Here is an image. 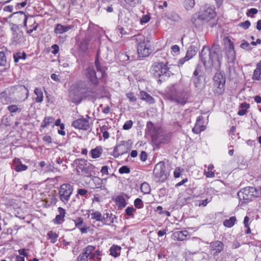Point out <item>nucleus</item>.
Masks as SVG:
<instances>
[{
    "label": "nucleus",
    "instance_id": "21",
    "mask_svg": "<svg viewBox=\"0 0 261 261\" xmlns=\"http://www.w3.org/2000/svg\"><path fill=\"white\" fill-rule=\"evenodd\" d=\"M12 167L17 172L26 171L28 166L23 164L20 159L15 158L13 160Z\"/></svg>",
    "mask_w": 261,
    "mask_h": 261
},
{
    "label": "nucleus",
    "instance_id": "29",
    "mask_svg": "<svg viewBox=\"0 0 261 261\" xmlns=\"http://www.w3.org/2000/svg\"><path fill=\"white\" fill-rule=\"evenodd\" d=\"M58 211L59 214L56 216V218L54 220V222L55 223L59 224L61 223V220H64L65 216V211L63 208L59 207L58 208Z\"/></svg>",
    "mask_w": 261,
    "mask_h": 261
},
{
    "label": "nucleus",
    "instance_id": "2",
    "mask_svg": "<svg viewBox=\"0 0 261 261\" xmlns=\"http://www.w3.org/2000/svg\"><path fill=\"white\" fill-rule=\"evenodd\" d=\"M132 40L137 44V52L140 57L144 58L149 56L152 50L149 38L145 37L141 34L135 35L132 37Z\"/></svg>",
    "mask_w": 261,
    "mask_h": 261
},
{
    "label": "nucleus",
    "instance_id": "27",
    "mask_svg": "<svg viewBox=\"0 0 261 261\" xmlns=\"http://www.w3.org/2000/svg\"><path fill=\"white\" fill-rule=\"evenodd\" d=\"M173 236L178 241H180L186 240L190 237L189 233L187 230L176 231L173 233Z\"/></svg>",
    "mask_w": 261,
    "mask_h": 261
},
{
    "label": "nucleus",
    "instance_id": "37",
    "mask_svg": "<svg viewBox=\"0 0 261 261\" xmlns=\"http://www.w3.org/2000/svg\"><path fill=\"white\" fill-rule=\"evenodd\" d=\"M47 236L48 239L50 240V243L52 244L55 243L59 237L58 234L52 230L48 232Z\"/></svg>",
    "mask_w": 261,
    "mask_h": 261
},
{
    "label": "nucleus",
    "instance_id": "16",
    "mask_svg": "<svg viewBox=\"0 0 261 261\" xmlns=\"http://www.w3.org/2000/svg\"><path fill=\"white\" fill-rule=\"evenodd\" d=\"M165 167L164 164L156 165L153 173L156 182H164L167 179V174L165 173Z\"/></svg>",
    "mask_w": 261,
    "mask_h": 261
},
{
    "label": "nucleus",
    "instance_id": "55",
    "mask_svg": "<svg viewBox=\"0 0 261 261\" xmlns=\"http://www.w3.org/2000/svg\"><path fill=\"white\" fill-rule=\"evenodd\" d=\"M239 26L244 29H247L250 26V22L249 21L246 20L245 22L240 23Z\"/></svg>",
    "mask_w": 261,
    "mask_h": 261
},
{
    "label": "nucleus",
    "instance_id": "1",
    "mask_svg": "<svg viewBox=\"0 0 261 261\" xmlns=\"http://www.w3.org/2000/svg\"><path fill=\"white\" fill-rule=\"evenodd\" d=\"M200 58L206 67L220 66L222 59L220 45L215 43L211 48L204 46L200 53Z\"/></svg>",
    "mask_w": 261,
    "mask_h": 261
},
{
    "label": "nucleus",
    "instance_id": "62",
    "mask_svg": "<svg viewBox=\"0 0 261 261\" xmlns=\"http://www.w3.org/2000/svg\"><path fill=\"white\" fill-rule=\"evenodd\" d=\"M55 125L56 126H59L60 127V129H64L65 128V125L63 123H61V120L60 119H58L55 123Z\"/></svg>",
    "mask_w": 261,
    "mask_h": 261
},
{
    "label": "nucleus",
    "instance_id": "46",
    "mask_svg": "<svg viewBox=\"0 0 261 261\" xmlns=\"http://www.w3.org/2000/svg\"><path fill=\"white\" fill-rule=\"evenodd\" d=\"M127 98L130 102H135L137 101V98L134 93L129 92L126 94Z\"/></svg>",
    "mask_w": 261,
    "mask_h": 261
},
{
    "label": "nucleus",
    "instance_id": "58",
    "mask_svg": "<svg viewBox=\"0 0 261 261\" xmlns=\"http://www.w3.org/2000/svg\"><path fill=\"white\" fill-rule=\"evenodd\" d=\"M134 210H135L134 208L132 206V207H127L125 209L126 214L128 216H132L133 215V212H134Z\"/></svg>",
    "mask_w": 261,
    "mask_h": 261
},
{
    "label": "nucleus",
    "instance_id": "36",
    "mask_svg": "<svg viewBox=\"0 0 261 261\" xmlns=\"http://www.w3.org/2000/svg\"><path fill=\"white\" fill-rule=\"evenodd\" d=\"M115 202L116 205L119 208H123L126 206V203L125 199L122 196H118L115 199Z\"/></svg>",
    "mask_w": 261,
    "mask_h": 261
},
{
    "label": "nucleus",
    "instance_id": "6",
    "mask_svg": "<svg viewBox=\"0 0 261 261\" xmlns=\"http://www.w3.org/2000/svg\"><path fill=\"white\" fill-rule=\"evenodd\" d=\"M168 96L172 101L178 104L185 105L190 97V93L188 90L176 91L172 89L168 93Z\"/></svg>",
    "mask_w": 261,
    "mask_h": 261
},
{
    "label": "nucleus",
    "instance_id": "3",
    "mask_svg": "<svg viewBox=\"0 0 261 261\" xmlns=\"http://www.w3.org/2000/svg\"><path fill=\"white\" fill-rule=\"evenodd\" d=\"M95 64L97 73H96L93 66H90L85 69V75L93 85L97 86L99 83V80L105 77V69L101 66L98 59L95 60Z\"/></svg>",
    "mask_w": 261,
    "mask_h": 261
},
{
    "label": "nucleus",
    "instance_id": "45",
    "mask_svg": "<svg viewBox=\"0 0 261 261\" xmlns=\"http://www.w3.org/2000/svg\"><path fill=\"white\" fill-rule=\"evenodd\" d=\"M7 110L11 113H16L17 112H20L21 111V109L18 108L16 105H14L9 106L7 107Z\"/></svg>",
    "mask_w": 261,
    "mask_h": 261
},
{
    "label": "nucleus",
    "instance_id": "9",
    "mask_svg": "<svg viewBox=\"0 0 261 261\" xmlns=\"http://www.w3.org/2000/svg\"><path fill=\"white\" fill-rule=\"evenodd\" d=\"M73 191V186L69 184H62L59 190V198L64 204L68 202Z\"/></svg>",
    "mask_w": 261,
    "mask_h": 261
},
{
    "label": "nucleus",
    "instance_id": "12",
    "mask_svg": "<svg viewBox=\"0 0 261 261\" xmlns=\"http://www.w3.org/2000/svg\"><path fill=\"white\" fill-rule=\"evenodd\" d=\"M130 149V147L127 142L125 141H120L115 147L113 155L114 158H117L119 156L127 153Z\"/></svg>",
    "mask_w": 261,
    "mask_h": 261
},
{
    "label": "nucleus",
    "instance_id": "32",
    "mask_svg": "<svg viewBox=\"0 0 261 261\" xmlns=\"http://www.w3.org/2000/svg\"><path fill=\"white\" fill-rule=\"evenodd\" d=\"M90 41V39L88 38H85L81 41L79 45V47L82 51L85 53L88 50Z\"/></svg>",
    "mask_w": 261,
    "mask_h": 261
},
{
    "label": "nucleus",
    "instance_id": "44",
    "mask_svg": "<svg viewBox=\"0 0 261 261\" xmlns=\"http://www.w3.org/2000/svg\"><path fill=\"white\" fill-rule=\"evenodd\" d=\"M140 189L141 192L144 194H149L151 191L150 187L146 182H144L141 184Z\"/></svg>",
    "mask_w": 261,
    "mask_h": 261
},
{
    "label": "nucleus",
    "instance_id": "42",
    "mask_svg": "<svg viewBox=\"0 0 261 261\" xmlns=\"http://www.w3.org/2000/svg\"><path fill=\"white\" fill-rule=\"evenodd\" d=\"M100 251L99 250H96L94 252H92L89 254V258L96 261H101V258Z\"/></svg>",
    "mask_w": 261,
    "mask_h": 261
},
{
    "label": "nucleus",
    "instance_id": "40",
    "mask_svg": "<svg viewBox=\"0 0 261 261\" xmlns=\"http://www.w3.org/2000/svg\"><path fill=\"white\" fill-rule=\"evenodd\" d=\"M54 120L55 119L53 117H45L41 123V127L45 128L54 122Z\"/></svg>",
    "mask_w": 261,
    "mask_h": 261
},
{
    "label": "nucleus",
    "instance_id": "51",
    "mask_svg": "<svg viewBox=\"0 0 261 261\" xmlns=\"http://www.w3.org/2000/svg\"><path fill=\"white\" fill-rule=\"evenodd\" d=\"M130 172V169L126 166H123L119 169V172L120 174L129 173Z\"/></svg>",
    "mask_w": 261,
    "mask_h": 261
},
{
    "label": "nucleus",
    "instance_id": "63",
    "mask_svg": "<svg viewBox=\"0 0 261 261\" xmlns=\"http://www.w3.org/2000/svg\"><path fill=\"white\" fill-rule=\"evenodd\" d=\"M171 50L176 55H177L179 52V47L177 45H172L171 47Z\"/></svg>",
    "mask_w": 261,
    "mask_h": 261
},
{
    "label": "nucleus",
    "instance_id": "57",
    "mask_svg": "<svg viewBox=\"0 0 261 261\" xmlns=\"http://www.w3.org/2000/svg\"><path fill=\"white\" fill-rule=\"evenodd\" d=\"M258 11L255 8H251L248 10L247 12V15L248 16H252L251 15L255 14L257 13Z\"/></svg>",
    "mask_w": 261,
    "mask_h": 261
},
{
    "label": "nucleus",
    "instance_id": "13",
    "mask_svg": "<svg viewBox=\"0 0 261 261\" xmlns=\"http://www.w3.org/2000/svg\"><path fill=\"white\" fill-rule=\"evenodd\" d=\"M225 54L228 67L229 68H231L234 66L236 60V56L233 44L230 40H229V43L227 47Z\"/></svg>",
    "mask_w": 261,
    "mask_h": 261
},
{
    "label": "nucleus",
    "instance_id": "64",
    "mask_svg": "<svg viewBox=\"0 0 261 261\" xmlns=\"http://www.w3.org/2000/svg\"><path fill=\"white\" fill-rule=\"evenodd\" d=\"M108 170H109L108 166H104L102 167L100 172L103 175H104V174L107 175L109 174Z\"/></svg>",
    "mask_w": 261,
    "mask_h": 261
},
{
    "label": "nucleus",
    "instance_id": "43",
    "mask_svg": "<svg viewBox=\"0 0 261 261\" xmlns=\"http://www.w3.org/2000/svg\"><path fill=\"white\" fill-rule=\"evenodd\" d=\"M195 0H184L183 5L187 10H191L195 5Z\"/></svg>",
    "mask_w": 261,
    "mask_h": 261
},
{
    "label": "nucleus",
    "instance_id": "35",
    "mask_svg": "<svg viewBox=\"0 0 261 261\" xmlns=\"http://www.w3.org/2000/svg\"><path fill=\"white\" fill-rule=\"evenodd\" d=\"M34 93L37 96L35 98L36 102H41L43 100V95L42 90L39 88H36L34 90Z\"/></svg>",
    "mask_w": 261,
    "mask_h": 261
},
{
    "label": "nucleus",
    "instance_id": "52",
    "mask_svg": "<svg viewBox=\"0 0 261 261\" xmlns=\"http://www.w3.org/2000/svg\"><path fill=\"white\" fill-rule=\"evenodd\" d=\"M133 124V122L132 120H127L126 121L123 126V129L124 130H128L132 128Z\"/></svg>",
    "mask_w": 261,
    "mask_h": 261
},
{
    "label": "nucleus",
    "instance_id": "15",
    "mask_svg": "<svg viewBox=\"0 0 261 261\" xmlns=\"http://www.w3.org/2000/svg\"><path fill=\"white\" fill-rule=\"evenodd\" d=\"M96 86H87L85 84L82 83L79 86V92L81 98L91 96L96 92Z\"/></svg>",
    "mask_w": 261,
    "mask_h": 261
},
{
    "label": "nucleus",
    "instance_id": "34",
    "mask_svg": "<svg viewBox=\"0 0 261 261\" xmlns=\"http://www.w3.org/2000/svg\"><path fill=\"white\" fill-rule=\"evenodd\" d=\"M197 53V50L196 47L193 46H190L188 48L186 55V58L187 60H189L191 59L193 56H195Z\"/></svg>",
    "mask_w": 261,
    "mask_h": 261
},
{
    "label": "nucleus",
    "instance_id": "18",
    "mask_svg": "<svg viewBox=\"0 0 261 261\" xmlns=\"http://www.w3.org/2000/svg\"><path fill=\"white\" fill-rule=\"evenodd\" d=\"M224 244L219 241H215L210 243V249L214 256L218 255L224 249Z\"/></svg>",
    "mask_w": 261,
    "mask_h": 261
},
{
    "label": "nucleus",
    "instance_id": "20",
    "mask_svg": "<svg viewBox=\"0 0 261 261\" xmlns=\"http://www.w3.org/2000/svg\"><path fill=\"white\" fill-rule=\"evenodd\" d=\"M75 227L79 228L82 234L87 233L89 227L87 226L86 224L84 223L83 218L82 217H78L74 220Z\"/></svg>",
    "mask_w": 261,
    "mask_h": 261
},
{
    "label": "nucleus",
    "instance_id": "41",
    "mask_svg": "<svg viewBox=\"0 0 261 261\" xmlns=\"http://www.w3.org/2000/svg\"><path fill=\"white\" fill-rule=\"evenodd\" d=\"M27 58L26 54L23 52V53H17L15 54H14L13 55V58L14 62L15 63H18L19 62L20 60H24Z\"/></svg>",
    "mask_w": 261,
    "mask_h": 261
},
{
    "label": "nucleus",
    "instance_id": "49",
    "mask_svg": "<svg viewBox=\"0 0 261 261\" xmlns=\"http://www.w3.org/2000/svg\"><path fill=\"white\" fill-rule=\"evenodd\" d=\"M150 20V17L149 14H146L142 16V17L140 19V23L143 24L144 23H146L149 21Z\"/></svg>",
    "mask_w": 261,
    "mask_h": 261
},
{
    "label": "nucleus",
    "instance_id": "7",
    "mask_svg": "<svg viewBox=\"0 0 261 261\" xmlns=\"http://www.w3.org/2000/svg\"><path fill=\"white\" fill-rule=\"evenodd\" d=\"M74 164L76 165L77 168V172L80 174V171L84 174H87L88 176L91 174V172L95 170V166L92 164L88 162L85 159H77L74 160Z\"/></svg>",
    "mask_w": 261,
    "mask_h": 261
},
{
    "label": "nucleus",
    "instance_id": "17",
    "mask_svg": "<svg viewBox=\"0 0 261 261\" xmlns=\"http://www.w3.org/2000/svg\"><path fill=\"white\" fill-rule=\"evenodd\" d=\"M25 40L23 32L19 30L13 32L12 38V44L15 46L21 45L24 43Z\"/></svg>",
    "mask_w": 261,
    "mask_h": 261
},
{
    "label": "nucleus",
    "instance_id": "22",
    "mask_svg": "<svg viewBox=\"0 0 261 261\" xmlns=\"http://www.w3.org/2000/svg\"><path fill=\"white\" fill-rule=\"evenodd\" d=\"M203 117L199 116L197 118L195 126L192 128V132L196 134H198L205 129V126L203 124Z\"/></svg>",
    "mask_w": 261,
    "mask_h": 261
},
{
    "label": "nucleus",
    "instance_id": "59",
    "mask_svg": "<svg viewBox=\"0 0 261 261\" xmlns=\"http://www.w3.org/2000/svg\"><path fill=\"white\" fill-rule=\"evenodd\" d=\"M119 58L122 61H128L129 59L128 56L125 53H121L119 55Z\"/></svg>",
    "mask_w": 261,
    "mask_h": 261
},
{
    "label": "nucleus",
    "instance_id": "39",
    "mask_svg": "<svg viewBox=\"0 0 261 261\" xmlns=\"http://www.w3.org/2000/svg\"><path fill=\"white\" fill-rule=\"evenodd\" d=\"M202 21L204 20L200 18L199 14H194L191 18L192 23L196 27L200 26L201 24Z\"/></svg>",
    "mask_w": 261,
    "mask_h": 261
},
{
    "label": "nucleus",
    "instance_id": "38",
    "mask_svg": "<svg viewBox=\"0 0 261 261\" xmlns=\"http://www.w3.org/2000/svg\"><path fill=\"white\" fill-rule=\"evenodd\" d=\"M237 221L236 218L234 216L230 217L228 219H226L223 221V225L224 226L228 228L232 227Z\"/></svg>",
    "mask_w": 261,
    "mask_h": 261
},
{
    "label": "nucleus",
    "instance_id": "8",
    "mask_svg": "<svg viewBox=\"0 0 261 261\" xmlns=\"http://www.w3.org/2000/svg\"><path fill=\"white\" fill-rule=\"evenodd\" d=\"M13 14H19L23 18V27L25 28L28 34H30L37 29L38 24H36L35 20L32 16H27L22 11L15 12Z\"/></svg>",
    "mask_w": 261,
    "mask_h": 261
},
{
    "label": "nucleus",
    "instance_id": "14",
    "mask_svg": "<svg viewBox=\"0 0 261 261\" xmlns=\"http://www.w3.org/2000/svg\"><path fill=\"white\" fill-rule=\"evenodd\" d=\"M89 119L90 117L86 115V118L82 117L73 121L72 123V126L77 129L85 130H88L91 127Z\"/></svg>",
    "mask_w": 261,
    "mask_h": 261
},
{
    "label": "nucleus",
    "instance_id": "11",
    "mask_svg": "<svg viewBox=\"0 0 261 261\" xmlns=\"http://www.w3.org/2000/svg\"><path fill=\"white\" fill-rule=\"evenodd\" d=\"M215 8L214 6L209 4L205 5L201 10L199 13V17L204 21H208L214 18L216 13Z\"/></svg>",
    "mask_w": 261,
    "mask_h": 261
},
{
    "label": "nucleus",
    "instance_id": "61",
    "mask_svg": "<svg viewBox=\"0 0 261 261\" xmlns=\"http://www.w3.org/2000/svg\"><path fill=\"white\" fill-rule=\"evenodd\" d=\"M77 194L84 196L87 194L88 191L84 189H79L77 190Z\"/></svg>",
    "mask_w": 261,
    "mask_h": 261
},
{
    "label": "nucleus",
    "instance_id": "53",
    "mask_svg": "<svg viewBox=\"0 0 261 261\" xmlns=\"http://www.w3.org/2000/svg\"><path fill=\"white\" fill-rule=\"evenodd\" d=\"M28 4V1L25 0L21 3H17L15 5L16 10H19L22 8H24Z\"/></svg>",
    "mask_w": 261,
    "mask_h": 261
},
{
    "label": "nucleus",
    "instance_id": "48",
    "mask_svg": "<svg viewBox=\"0 0 261 261\" xmlns=\"http://www.w3.org/2000/svg\"><path fill=\"white\" fill-rule=\"evenodd\" d=\"M240 47L242 49L246 50H250L251 49L250 44L245 40L243 41L242 43L240 45Z\"/></svg>",
    "mask_w": 261,
    "mask_h": 261
},
{
    "label": "nucleus",
    "instance_id": "33",
    "mask_svg": "<svg viewBox=\"0 0 261 261\" xmlns=\"http://www.w3.org/2000/svg\"><path fill=\"white\" fill-rule=\"evenodd\" d=\"M121 247L117 245H113L110 249V255L116 257L120 255Z\"/></svg>",
    "mask_w": 261,
    "mask_h": 261
},
{
    "label": "nucleus",
    "instance_id": "28",
    "mask_svg": "<svg viewBox=\"0 0 261 261\" xmlns=\"http://www.w3.org/2000/svg\"><path fill=\"white\" fill-rule=\"evenodd\" d=\"M140 96L142 100L146 101L149 104H153L155 102L153 98L145 91H140Z\"/></svg>",
    "mask_w": 261,
    "mask_h": 261
},
{
    "label": "nucleus",
    "instance_id": "26",
    "mask_svg": "<svg viewBox=\"0 0 261 261\" xmlns=\"http://www.w3.org/2000/svg\"><path fill=\"white\" fill-rule=\"evenodd\" d=\"M74 27V25H64L58 23L56 25L54 32L57 34H62L66 33L72 29Z\"/></svg>",
    "mask_w": 261,
    "mask_h": 261
},
{
    "label": "nucleus",
    "instance_id": "23",
    "mask_svg": "<svg viewBox=\"0 0 261 261\" xmlns=\"http://www.w3.org/2000/svg\"><path fill=\"white\" fill-rule=\"evenodd\" d=\"M87 214L88 217L91 216V220H94V221L101 222L102 221L103 215L98 211H96L93 209L88 210L87 211Z\"/></svg>",
    "mask_w": 261,
    "mask_h": 261
},
{
    "label": "nucleus",
    "instance_id": "4",
    "mask_svg": "<svg viewBox=\"0 0 261 261\" xmlns=\"http://www.w3.org/2000/svg\"><path fill=\"white\" fill-rule=\"evenodd\" d=\"M151 73L155 77H161L162 80H165L172 74L168 66L163 62H154L151 68Z\"/></svg>",
    "mask_w": 261,
    "mask_h": 261
},
{
    "label": "nucleus",
    "instance_id": "5",
    "mask_svg": "<svg viewBox=\"0 0 261 261\" xmlns=\"http://www.w3.org/2000/svg\"><path fill=\"white\" fill-rule=\"evenodd\" d=\"M259 190L253 187H249L244 188L238 193V196L240 201L246 203L252 200L255 197L260 196Z\"/></svg>",
    "mask_w": 261,
    "mask_h": 261
},
{
    "label": "nucleus",
    "instance_id": "31",
    "mask_svg": "<svg viewBox=\"0 0 261 261\" xmlns=\"http://www.w3.org/2000/svg\"><path fill=\"white\" fill-rule=\"evenodd\" d=\"M252 79L254 80L261 79V62H259L256 65V67L254 70Z\"/></svg>",
    "mask_w": 261,
    "mask_h": 261
},
{
    "label": "nucleus",
    "instance_id": "50",
    "mask_svg": "<svg viewBox=\"0 0 261 261\" xmlns=\"http://www.w3.org/2000/svg\"><path fill=\"white\" fill-rule=\"evenodd\" d=\"M6 63V58L4 52L0 51V66H5Z\"/></svg>",
    "mask_w": 261,
    "mask_h": 261
},
{
    "label": "nucleus",
    "instance_id": "47",
    "mask_svg": "<svg viewBox=\"0 0 261 261\" xmlns=\"http://www.w3.org/2000/svg\"><path fill=\"white\" fill-rule=\"evenodd\" d=\"M134 205L137 208H141L144 204L142 200L140 198H137L134 201Z\"/></svg>",
    "mask_w": 261,
    "mask_h": 261
},
{
    "label": "nucleus",
    "instance_id": "24",
    "mask_svg": "<svg viewBox=\"0 0 261 261\" xmlns=\"http://www.w3.org/2000/svg\"><path fill=\"white\" fill-rule=\"evenodd\" d=\"M117 219V216L114 215L110 212H107L103 215L102 223L103 225H112L114 223V220Z\"/></svg>",
    "mask_w": 261,
    "mask_h": 261
},
{
    "label": "nucleus",
    "instance_id": "10",
    "mask_svg": "<svg viewBox=\"0 0 261 261\" xmlns=\"http://www.w3.org/2000/svg\"><path fill=\"white\" fill-rule=\"evenodd\" d=\"M213 80L215 93L218 95L222 94L224 91L225 76L221 73H217L215 74Z\"/></svg>",
    "mask_w": 261,
    "mask_h": 261
},
{
    "label": "nucleus",
    "instance_id": "25",
    "mask_svg": "<svg viewBox=\"0 0 261 261\" xmlns=\"http://www.w3.org/2000/svg\"><path fill=\"white\" fill-rule=\"evenodd\" d=\"M146 131L151 137L152 139H154L158 133L159 128L155 126L151 122L149 121L147 123Z\"/></svg>",
    "mask_w": 261,
    "mask_h": 261
},
{
    "label": "nucleus",
    "instance_id": "54",
    "mask_svg": "<svg viewBox=\"0 0 261 261\" xmlns=\"http://www.w3.org/2000/svg\"><path fill=\"white\" fill-rule=\"evenodd\" d=\"M124 1L132 6H135L137 4L141 3V0H124Z\"/></svg>",
    "mask_w": 261,
    "mask_h": 261
},
{
    "label": "nucleus",
    "instance_id": "19",
    "mask_svg": "<svg viewBox=\"0 0 261 261\" xmlns=\"http://www.w3.org/2000/svg\"><path fill=\"white\" fill-rule=\"evenodd\" d=\"M95 247L92 245H88L83 250L77 257V261H88L89 254L93 252Z\"/></svg>",
    "mask_w": 261,
    "mask_h": 261
},
{
    "label": "nucleus",
    "instance_id": "60",
    "mask_svg": "<svg viewBox=\"0 0 261 261\" xmlns=\"http://www.w3.org/2000/svg\"><path fill=\"white\" fill-rule=\"evenodd\" d=\"M204 174L206 176V177L212 178L215 176V173L212 171H204Z\"/></svg>",
    "mask_w": 261,
    "mask_h": 261
},
{
    "label": "nucleus",
    "instance_id": "30",
    "mask_svg": "<svg viewBox=\"0 0 261 261\" xmlns=\"http://www.w3.org/2000/svg\"><path fill=\"white\" fill-rule=\"evenodd\" d=\"M102 153V148L101 146H97L90 151L91 158L96 159L100 156Z\"/></svg>",
    "mask_w": 261,
    "mask_h": 261
},
{
    "label": "nucleus",
    "instance_id": "56",
    "mask_svg": "<svg viewBox=\"0 0 261 261\" xmlns=\"http://www.w3.org/2000/svg\"><path fill=\"white\" fill-rule=\"evenodd\" d=\"M201 76L193 77V81L196 87H198L200 85Z\"/></svg>",
    "mask_w": 261,
    "mask_h": 261
}]
</instances>
